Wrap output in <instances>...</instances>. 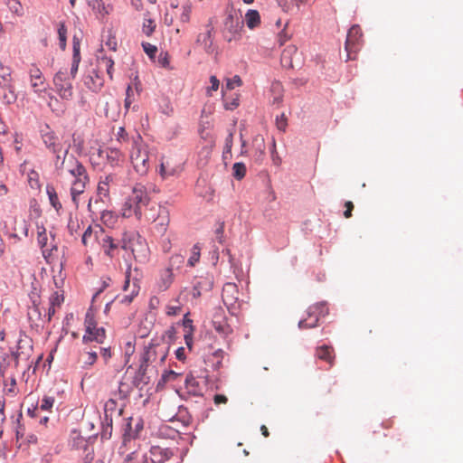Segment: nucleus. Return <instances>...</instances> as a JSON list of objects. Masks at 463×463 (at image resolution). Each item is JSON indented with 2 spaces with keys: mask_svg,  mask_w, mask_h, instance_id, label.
<instances>
[{
  "mask_svg": "<svg viewBox=\"0 0 463 463\" xmlns=\"http://www.w3.org/2000/svg\"><path fill=\"white\" fill-rule=\"evenodd\" d=\"M150 201L146 187L141 183L136 184L122 206V215L125 218L135 217L140 221L141 211L149 206Z\"/></svg>",
  "mask_w": 463,
  "mask_h": 463,
  "instance_id": "f257e3e1",
  "label": "nucleus"
},
{
  "mask_svg": "<svg viewBox=\"0 0 463 463\" xmlns=\"http://www.w3.org/2000/svg\"><path fill=\"white\" fill-rule=\"evenodd\" d=\"M120 248L130 251L134 260L139 263H146L149 260L148 244L146 239L136 231H127L122 233Z\"/></svg>",
  "mask_w": 463,
  "mask_h": 463,
  "instance_id": "f03ea898",
  "label": "nucleus"
},
{
  "mask_svg": "<svg viewBox=\"0 0 463 463\" xmlns=\"http://www.w3.org/2000/svg\"><path fill=\"white\" fill-rule=\"evenodd\" d=\"M76 74L77 72L72 73V66L71 65L70 70L61 68L53 76L54 90L62 99L71 100L73 98L72 81Z\"/></svg>",
  "mask_w": 463,
  "mask_h": 463,
  "instance_id": "7ed1b4c3",
  "label": "nucleus"
},
{
  "mask_svg": "<svg viewBox=\"0 0 463 463\" xmlns=\"http://www.w3.org/2000/svg\"><path fill=\"white\" fill-rule=\"evenodd\" d=\"M169 351V346L165 344H150L144 353L139 367V372L145 373L148 364L161 365L164 364Z\"/></svg>",
  "mask_w": 463,
  "mask_h": 463,
  "instance_id": "20e7f679",
  "label": "nucleus"
},
{
  "mask_svg": "<svg viewBox=\"0 0 463 463\" xmlns=\"http://www.w3.org/2000/svg\"><path fill=\"white\" fill-rule=\"evenodd\" d=\"M54 165L60 175L66 171L73 177L80 175L81 173L87 171L83 165L72 154H69L68 148L55 156Z\"/></svg>",
  "mask_w": 463,
  "mask_h": 463,
  "instance_id": "39448f33",
  "label": "nucleus"
},
{
  "mask_svg": "<svg viewBox=\"0 0 463 463\" xmlns=\"http://www.w3.org/2000/svg\"><path fill=\"white\" fill-rule=\"evenodd\" d=\"M148 159L146 145H145L140 137H138L137 139L133 141V146L130 151V161L137 174H146L149 168Z\"/></svg>",
  "mask_w": 463,
  "mask_h": 463,
  "instance_id": "423d86ee",
  "label": "nucleus"
},
{
  "mask_svg": "<svg viewBox=\"0 0 463 463\" xmlns=\"http://www.w3.org/2000/svg\"><path fill=\"white\" fill-rule=\"evenodd\" d=\"M37 243L42 249L43 256L45 260L52 265V270L54 272L59 250L58 247L52 243V241L49 242V237L43 226L37 227Z\"/></svg>",
  "mask_w": 463,
  "mask_h": 463,
  "instance_id": "0eeeda50",
  "label": "nucleus"
},
{
  "mask_svg": "<svg viewBox=\"0 0 463 463\" xmlns=\"http://www.w3.org/2000/svg\"><path fill=\"white\" fill-rule=\"evenodd\" d=\"M328 314V307L325 302L311 305L307 309V317L300 320L298 327L300 329L314 328L317 326L320 317H325Z\"/></svg>",
  "mask_w": 463,
  "mask_h": 463,
  "instance_id": "6e6552de",
  "label": "nucleus"
},
{
  "mask_svg": "<svg viewBox=\"0 0 463 463\" xmlns=\"http://www.w3.org/2000/svg\"><path fill=\"white\" fill-rule=\"evenodd\" d=\"M239 289L234 283H226L222 288V301L232 316H236L241 309V301L239 298Z\"/></svg>",
  "mask_w": 463,
  "mask_h": 463,
  "instance_id": "1a4fd4ad",
  "label": "nucleus"
},
{
  "mask_svg": "<svg viewBox=\"0 0 463 463\" xmlns=\"http://www.w3.org/2000/svg\"><path fill=\"white\" fill-rule=\"evenodd\" d=\"M106 233L107 232L99 224L93 226L89 225L82 234V244L90 250H96L100 246Z\"/></svg>",
  "mask_w": 463,
  "mask_h": 463,
  "instance_id": "9d476101",
  "label": "nucleus"
},
{
  "mask_svg": "<svg viewBox=\"0 0 463 463\" xmlns=\"http://www.w3.org/2000/svg\"><path fill=\"white\" fill-rule=\"evenodd\" d=\"M362 37L363 33L359 25L354 24L349 29L345 41L346 60L355 59V55L362 45Z\"/></svg>",
  "mask_w": 463,
  "mask_h": 463,
  "instance_id": "9b49d317",
  "label": "nucleus"
},
{
  "mask_svg": "<svg viewBox=\"0 0 463 463\" xmlns=\"http://www.w3.org/2000/svg\"><path fill=\"white\" fill-rule=\"evenodd\" d=\"M98 157L106 160L110 167L122 166L125 162V155L120 149L116 147H106L98 150Z\"/></svg>",
  "mask_w": 463,
  "mask_h": 463,
  "instance_id": "f8f14e48",
  "label": "nucleus"
},
{
  "mask_svg": "<svg viewBox=\"0 0 463 463\" xmlns=\"http://www.w3.org/2000/svg\"><path fill=\"white\" fill-rule=\"evenodd\" d=\"M242 28V21L239 18H235L230 14L224 21V37L228 42L237 40L241 36V31Z\"/></svg>",
  "mask_w": 463,
  "mask_h": 463,
  "instance_id": "ddd939ff",
  "label": "nucleus"
},
{
  "mask_svg": "<svg viewBox=\"0 0 463 463\" xmlns=\"http://www.w3.org/2000/svg\"><path fill=\"white\" fill-rule=\"evenodd\" d=\"M33 345L27 336L22 337L17 341L16 351L12 352V357L14 360L15 366L18 365L20 360L27 361L32 354Z\"/></svg>",
  "mask_w": 463,
  "mask_h": 463,
  "instance_id": "4468645a",
  "label": "nucleus"
},
{
  "mask_svg": "<svg viewBox=\"0 0 463 463\" xmlns=\"http://www.w3.org/2000/svg\"><path fill=\"white\" fill-rule=\"evenodd\" d=\"M42 139L45 146L55 156L61 154L62 145L59 142L58 137L55 133L46 126L45 128L42 129Z\"/></svg>",
  "mask_w": 463,
  "mask_h": 463,
  "instance_id": "2eb2a0df",
  "label": "nucleus"
},
{
  "mask_svg": "<svg viewBox=\"0 0 463 463\" xmlns=\"http://www.w3.org/2000/svg\"><path fill=\"white\" fill-rule=\"evenodd\" d=\"M175 456L173 449L155 445L150 448L148 458L151 463H165L174 458Z\"/></svg>",
  "mask_w": 463,
  "mask_h": 463,
  "instance_id": "dca6fc26",
  "label": "nucleus"
},
{
  "mask_svg": "<svg viewBox=\"0 0 463 463\" xmlns=\"http://www.w3.org/2000/svg\"><path fill=\"white\" fill-rule=\"evenodd\" d=\"M213 326L215 331L223 337H226L232 333V328L227 322L224 312L221 307L217 308L214 312Z\"/></svg>",
  "mask_w": 463,
  "mask_h": 463,
  "instance_id": "f3484780",
  "label": "nucleus"
},
{
  "mask_svg": "<svg viewBox=\"0 0 463 463\" xmlns=\"http://www.w3.org/2000/svg\"><path fill=\"white\" fill-rule=\"evenodd\" d=\"M12 221L14 222L13 227H9L6 221L4 222L5 232L9 236L18 238L19 240L23 237H27L29 232L27 222L24 219L18 220L16 218H14Z\"/></svg>",
  "mask_w": 463,
  "mask_h": 463,
  "instance_id": "a211bd4d",
  "label": "nucleus"
},
{
  "mask_svg": "<svg viewBox=\"0 0 463 463\" xmlns=\"http://www.w3.org/2000/svg\"><path fill=\"white\" fill-rule=\"evenodd\" d=\"M75 180L71 184V195L72 202L75 205H78V198L82 194L86 189V185L90 181L89 175L86 172L81 173L80 175L74 177Z\"/></svg>",
  "mask_w": 463,
  "mask_h": 463,
  "instance_id": "6ab92c4d",
  "label": "nucleus"
},
{
  "mask_svg": "<svg viewBox=\"0 0 463 463\" xmlns=\"http://www.w3.org/2000/svg\"><path fill=\"white\" fill-rule=\"evenodd\" d=\"M130 268L128 269L126 272V280L123 286L124 291H130L129 294L125 295L120 300L121 303L129 304L133 301L134 298L137 296L139 293V284L137 279H134L132 282L130 281Z\"/></svg>",
  "mask_w": 463,
  "mask_h": 463,
  "instance_id": "aec40b11",
  "label": "nucleus"
},
{
  "mask_svg": "<svg viewBox=\"0 0 463 463\" xmlns=\"http://www.w3.org/2000/svg\"><path fill=\"white\" fill-rule=\"evenodd\" d=\"M143 430V420L140 418H129L124 429V441L137 439Z\"/></svg>",
  "mask_w": 463,
  "mask_h": 463,
  "instance_id": "412c9836",
  "label": "nucleus"
},
{
  "mask_svg": "<svg viewBox=\"0 0 463 463\" xmlns=\"http://www.w3.org/2000/svg\"><path fill=\"white\" fill-rule=\"evenodd\" d=\"M120 247V241L118 242L114 238L106 233L99 248L103 250L104 254L109 259H113Z\"/></svg>",
  "mask_w": 463,
  "mask_h": 463,
  "instance_id": "4be33fe9",
  "label": "nucleus"
},
{
  "mask_svg": "<svg viewBox=\"0 0 463 463\" xmlns=\"http://www.w3.org/2000/svg\"><path fill=\"white\" fill-rule=\"evenodd\" d=\"M29 76L31 86L35 92H41L44 90V78L41 70L37 66L32 65L29 70Z\"/></svg>",
  "mask_w": 463,
  "mask_h": 463,
  "instance_id": "5701e85b",
  "label": "nucleus"
},
{
  "mask_svg": "<svg viewBox=\"0 0 463 463\" xmlns=\"http://www.w3.org/2000/svg\"><path fill=\"white\" fill-rule=\"evenodd\" d=\"M315 355L319 360L326 362L330 366L334 364L335 354L334 348L330 345H323L317 347Z\"/></svg>",
  "mask_w": 463,
  "mask_h": 463,
  "instance_id": "b1692460",
  "label": "nucleus"
},
{
  "mask_svg": "<svg viewBox=\"0 0 463 463\" xmlns=\"http://www.w3.org/2000/svg\"><path fill=\"white\" fill-rule=\"evenodd\" d=\"M181 171L180 165L173 164L170 158H163L159 173L163 178L173 176Z\"/></svg>",
  "mask_w": 463,
  "mask_h": 463,
  "instance_id": "393cba45",
  "label": "nucleus"
},
{
  "mask_svg": "<svg viewBox=\"0 0 463 463\" xmlns=\"http://www.w3.org/2000/svg\"><path fill=\"white\" fill-rule=\"evenodd\" d=\"M157 219L154 222L159 232H165L170 222L169 212L165 207L159 206Z\"/></svg>",
  "mask_w": 463,
  "mask_h": 463,
  "instance_id": "a878e982",
  "label": "nucleus"
},
{
  "mask_svg": "<svg viewBox=\"0 0 463 463\" xmlns=\"http://www.w3.org/2000/svg\"><path fill=\"white\" fill-rule=\"evenodd\" d=\"M14 85L12 69L0 63V88L10 89Z\"/></svg>",
  "mask_w": 463,
  "mask_h": 463,
  "instance_id": "bb28decb",
  "label": "nucleus"
},
{
  "mask_svg": "<svg viewBox=\"0 0 463 463\" xmlns=\"http://www.w3.org/2000/svg\"><path fill=\"white\" fill-rule=\"evenodd\" d=\"M213 27L208 24L206 26V31L204 33H202L197 37V43L202 44L203 46V49L207 52H213Z\"/></svg>",
  "mask_w": 463,
  "mask_h": 463,
  "instance_id": "cd10ccee",
  "label": "nucleus"
},
{
  "mask_svg": "<svg viewBox=\"0 0 463 463\" xmlns=\"http://www.w3.org/2000/svg\"><path fill=\"white\" fill-rule=\"evenodd\" d=\"M184 384L189 394L193 396H201L203 394V388L200 386L199 382L194 375H186Z\"/></svg>",
  "mask_w": 463,
  "mask_h": 463,
  "instance_id": "c85d7f7f",
  "label": "nucleus"
},
{
  "mask_svg": "<svg viewBox=\"0 0 463 463\" xmlns=\"http://www.w3.org/2000/svg\"><path fill=\"white\" fill-rule=\"evenodd\" d=\"M174 281V272L168 268L164 269L160 272V277L157 282L158 288L165 291L170 288Z\"/></svg>",
  "mask_w": 463,
  "mask_h": 463,
  "instance_id": "c756f323",
  "label": "nucleus"
},
{
  "mask_svg": "<svg viewBox=\"0 0 463 463\" xmlns=\"http://www.w3.org/2000/svg\"><path fill=\"white\" fill-rule=\"evenodd\" d=\"M105 336V329L103 327H97L96 326L95 329L90 330L89 333H85L82 340L84 343L95 341L100 344L104 341Z\"/></svg>",
  "mask_w": 463,
  "mask_h": 463,
  "instance_id": "7c9ffc66",
  "label": "nucleus"
},
{
  "mask_svg": "<svg viewBox=\"0 0 463 463\" xmlns=\"http://www.w3.org/2000/svg\"><path fill=\"white\" fill-rule=\"evenodd\" d=\"M89 5L98 17L103 18L109 13V6H106L102 0H89Z\"/></svg>",
  "mask_w": 463,
  "mask_h": 463,
  "instance_id": "2f4dec72",
  "label": "nucleus"
},
{
  "mask_svg": "<svg viewBox=\"0 0 463 463\" xmlns=\"http://www.w3.org/2000/svg\"><path fill=\"white\" fill-rule=\"evenodd\" d=\"M245 23L250 29H255L260 24V15L257 10H248L245 14Z\"/></svg>",
  "mask_w": 463,
  "mask_h": 463,
  "instance_id": "473e14b6",
  "label": "nucleus"
},
{
  "mask_svg": "<svg viewBox=\"0 0 463 463\" xmlns=\"http://www.w3.org/2000/svg\"><path fill=\"white\" fill-rule=\"evenodd\" d=\"M160 205L152 204L150 203L146 209L141 211L140 221L145 220L146 222H155L157 219L158 208Z\"/></svg>",
  "mask_w": 463,
  "mask_h": 463,
  "instance_id": "72a5a7b5",
  "label": "nucleus"
},
{
  "mask_svg": "<svg viewBox=\"0 0 463 463\" xmlns=\"http://www.w3.org/2000/svg\"><path fill=\"white\" fill-rule=\"evenodd\" d=\"M124 463H151L146 453L133 451L125 458Z\"/></svg>",
  "mask_w": 463,
  "mask_h": 463,
  "instance_id": "f704fd0d",
  "label": "nucleus"
},
{
  "mask_svg": "<svg viewBox=\"0 0 463 463\" xmlns=\"http://www.w3.org/2000/svg\"><path fill=\"white\" fill-rule=\"evenodd\" d=\"M100 220L108 227H114L118 222V215L112 211L103 210L100 213Z\"/></svg>",
  "mask_w": 463,
  "mask_h": 463,
  "instance_id": "c9c22d12",
  "label": "nucleus"
},
{
  "mask_svg": "<svg viewBox=\"0 0 463 463\" xmlns=\"http://www.w3.org/2000/svg\"><path fill=\"white\" fill-rule=\"evenodd\" d=\"M46 193L49 197V201L51 205L59 212L60 209H61V203L59 200L58 194L56 193L55 188L52 185H47L46 186Z\"/></svg>",
  "mask_w": 463,
  "mask_h": 463,
  "instance_id": "e433bc0d",
  "label": "nucleus"
},
{
  "mask_svg": "<svg viewBox=\"0 0 463 463\" xmlns=\"http://www.w3.org/2000/svg\"><path fill=\"white\" fill-rule=\"evenodd\" d=\"M70 442L75 449H82L87 445L86 439L80 435L78 430H72L70 436Z\"/></svg>",
  "mask_w": 463,
  "mask_h": 463,
  "instance_id": "4c0bfd02",
  "label": "nucleus"
},
{
  "mask_svg": "<svg viewBox=\"0 0 463 463\" xmlns=\"http://www.w3.org/2000/svg\"><path fill=\"white\" fill-rule=\"evenodd\" d=\"M98 64L99 69L104 68L106 70L110 80H112L114 61L111 58L103 56L98 59Z\"/></svg>",
  "mask_w": 463,
  "mask_h": 463,
  "instance_id": "58836bf2",
  "label": "nucleus"
},
{
  "mask_svg": "<svg viewBox=\"0 0 463 463\" xmlns=\"http://www.w3.org/2000/svg\"><path fill=\"white\" fill-rule=\"evenodd\" d=\"M80 62V42L76 41V38L73 39V55H72V73L78 72L79 64Z\"/></svg>",
  "mask_w": 463,
  "mask_h": 463,
  "instance_id": "ea45409f",
  "label": "nucleus"
},
{
  "mask_svg": "<svg viewBox=\"0 0 463 463\" xmlns=\"http://www.w3.org/2000/svg\"><path fill=\"white\" fill-rule=\"evenodd\" d=\"M184 262V257L181 254H174L170 257L168 268L170 270L179 269Z\"/></svg>",
  "mask_w": 463,
  "mask_h": 463,
  "instance_id": "a19ab883",
  "label": "nucleus"
},
{
  "mask_svg": "<svg viewBox=\"0 0 463 463\" xmlns=\"http://www.w3.org/2000/svg\"><path fill=\"white\" fill-rule=\"evenodd\" d=\"M4 90L2 100L4 103L9 105L16 101L17 96L15 93L14 85L10 89H2Z\"/></svg>",
  "mask_w": 463,
  "mask_h": 463,
  "instance_id": "79ce46f5",
  "label": "nucleus"
},
{
  "mask_svg": "<svg viewBox=\"0 0 463 463\" xmlns=\"http://www.w3.org/2000/svg\"><path fill=\"white\" fill-rule=\"evenodd\" d=\"M253 146H255V156L260 158L264 155L265 145L262 136L258 135L253 138Z\"/></svg>",
  "mask_w": 463,
  "mask_h": 463,
  "instance_id": "37998d69",
  "label": "nucleus"
},
{
  "mask_svg": "<svg viewBox=\"0 0 463 463\" xmlns=\"http://www.w3.org/2000/svg\"><path fill=\"white\" fill-rule=\"evenodd\" d=\"M201 256V246L199 243H196L193 246L191 250V256L188 259L187 264L190 267H194L195 264L199 261Z\"/></svg>",
  "mask_w": 463,
  "mask_h": 463,
  "instance_id": "c03bdc74",
  "label": "nucleus"
},
{
  "mask_svg": "<svg viewBox=\"0 0 463 463\" xmlns=\"http://www.w3.org/2000/svg\"><path fill=\"white\" fill-rule=\"evenodd\" d=\"M85 84L92 91H99L101 89L103 82L102 80L97 75L96 80H94L92 76L87 77L85 80Z\"/></svg>",
  "mask_w": 463,
  "mask_h": 463,
  "instance_id": "a18cd8bd",
  "label": "nucleus"
},
{
  "mask_svg": "<svg viewBox=\"0 0 463 463\" xmlns=\"http://www.w3.org/2000/svg\"><path fill=\"white\" fill-rule=\"evenodd\" d=\"M5 4L13 14L18 16L23 15L24 8L19 0H6Z\"/></svg>",
  "mask_w": 463,
  "mask_h": 463,
  "instance_id": "49530a36",
  "label": "nucleus"
},
{
  "mask_svg": "<svg viewBox=\"0 0 463 463\" xmlns=\"http://www.w3.org/2000/svg\"><path fill=\"white\" fill-rule=\"evenodd\" d=\"M192 14V5L190 4H185L181 7V13L178 16V19L183 24H187L190 22Z\"/></svg>",
  "mask_w": 463,
  "mask_h": 463,
  "instance_id": "de8ad7c7",
  "label": "nucleus"
},
{
  "mask_svg": "<svg viewBox=\"0 0 463 463\" xmlns=\"http://www.w3.org/2000/svg\"><path fill=\"white\" fill-rule=\"evenodd\" d=\"M232 175L235 179L241 180L246 175V166L243 163H235L232 166Z\"/></svg>",
  "mask_w": 463,
  "mask_h": 463,
  "instance_id": "09e8293b",
  "label": "nucleus"
},
{
  "mask_svg": "<svg viewBox=\"0 0 463 463\" xmlns=\"http://www.w3.org/2000/svg\"><path fill=\"white\" fill-rule=\"evenodd\" d=\"M97 192L99 199L103 201L104 199L109 198V187L107 184H105L101 179L99 180L97 187Z\"/></svg>",
  "mask_w": 463,
  "mask_h": 463,
  "instance_id": "8fccbe9b",
  "label": "nucleus"
},
{
  "mask_svg": "<svg viewBox=\"0 0 463 463\" xmlns=\"http://www.w3.org/2000/svg\"><path fill=\"white\" fill-rule=\"evenodd\" d=\"M83 364L87 366L93 365L97 359H98V354L95 351H89L82 354Z\"/></svg>",
  "mask_w": 463,
  "mask_h": 463,
  "instance_id": "3c124183",
  "label": "nucleus"
},
{
  "mask_svg": "<svg viewBox=\"0 0 463 463\" xmlns=\"http://www.w3.org/2000/svg\"><path fill=\"white\" fill-rule=\"evenodd\" d=\"M58 35L60 41V47L64 50L66 47L67 40V28L63 23H61L58 28Z\"/></svg>",
  "mask_w": 463,
  "mask_h": 463,
  "instance_id": "603ef678",
  "label": "nucleus"
},
{
  "mask_svg": "<svg viewBox=\"0 0 463 463\" xmlns=\"http://www.w3.org/2000/svg\"><path fill=\"white\" fill-rule=\"evenodd\" d=\"M132 392V387L129 383L120 382L118 385V396L120 399H126L129 396Z\"/></svg>",
  "mask_w": 463,
  "mask_h": 463,
  "instance_id": "864d4df0",
  "label": "nucleus"
},
{
  "mask_svg": "<svg viewBox=\"0 0 463 463\" xmlns=\"http://www.w3.org/2000/svg\"><path fill=\"white\" fill-rule=\"evenodd\" d=\"M233 145V133L230 132L225 138V146L223 150V157L227 158V155L232 156V148Z\"/></svg>",
  "mask_w": 463,
  "mask_h": 463,
  "instance_id": "5fc2aeb1",
  "label": "nucleus"
},
{
  "mask_svg": "<svg viewBox=\"0 0 463 463\" xmlns=\"http://www.w3.org/2000/svg\"><path fill=\"white\" fill-rule=\"evenodd\" d=\"M97 326V323L94 319V316L90 311H88L85 317V327L86 332L89 333L90 330L95 329V326Z\"/></svg>",
  "mask_w": 463,
  "mask_h": 463,
  "instance_id": "6e6d98bb",
  "label": "nucleus"
},
{
  "mask_svg": "<svg viewBox=\"0 0 463 463\" xmlns=\"http://www.w3.org/2000/svg\"><path fill=\"white\" fill-rule=\"evenodd\" d=\"M242 84V80L240 76L235 75L232 79H227L225 83V89L228 90H232L235 88V86H241Z\"/></svg>",
  "mask_w": 463,
  "mask_h": 463,
  "instance_id": "4d7b16f0",
  "label": "nucleus"
},
{
  "mask_svg": "<svg viewBox=\"0 0 463 463\" xmlns=\"http://www.w3.org/2000/svg\"><path fill=\"white\" fill-rule=\"evenodd\" d=\"M63 302V295L59 291H55L52 294L50 298V305L53 307H60Z\"/></svg>",
  "mask_w": 463,
  "mask_h": 463,
  "instance_id": "13d9d810",
  "label": "nucleus"
},
{
  "mask_svg": "<svg viewBox=\"0 0 463 463\" xmlns=\"http://www.w3.org/2000/svg\"><path fill=\"white\" fill-rule=\"evenodd\" d=\"M203 284H205L209 288L212 287V283L206 279L204 281L197 282L196 285H194V287L193 288L194 298H197L201 297V288L203 287Z\"/></svg>",
  "mask_w": 463,
  "mask_h": 463,
  "instance_id": "bf43d9fd",
  "label": "nucleus"
},
{
  "mask_svg": "<svg viewBox=\"0 0 463 463\" xmlns=\"http://www.w3.org/2000/svg\"><path fill=\"white\" fill-rule=\"evenodd\" d=\"M142 47L144 52L149 56V58L154 59L156 56V53L157 52L156 46L149 43H143Z\"/></svg>",
  "mask_w": 463,
  "mask_h": 463,
  "instance_id": "052dcab7",
  "label": "nucleus"
},
{
  "mask_svg": "<svg viewBox=\"0 0 463 463\" xmlns=\"http://www.w3.org/2000/svg\"><path fill=\"white\" fill-rule=\"evenodd\" d=\"M54 398L53 397H44L40 405L41 411H49L53 407L54 404Z\"/></svg>",
  "mask_w": 463,
  "mask_h": 463,
  "instance_id": "680f3d73",
  "label": "nucleus"
},
{
  "mask_svg": "<svg viewBox=\"0 0 463 463\" xmlns=\"http://www.w3.org/2000/svg\"><path fill=\"white\" fill-rule=\"evenodd\" d=\"M210 83L211 86L207 89V95L212 96V91H216L219 89L220 86V80L216 78V76H211L210 77Z\"/></svg>",
  "mask_w": 463,
  "mask_h": 463,
  "instance_id": "e2e57ef3",
  "label": "nucleus"
},
{
  "mask_svg": "<svg viewBox=\"0 0 463 463\" xmlns=\"http://www.w3.org/2000/svg\"><path fill=\"white\" fill-rule=\"evenodd\" d=\"M182 307L179 305H167L165 307V313L167 316H177L181 313Z\"/></svg>",
  "mask_w": 463,
  "mask_h": 463,
  "instance_id": "0e129e2a",
  "label": "nucleus"
},
{
  "mask_svg": "<svg viewBox=\"0 0 463 463\" xmlns=\"http://www.w3.org/2000/svg\"><path fill=\"white\" fill-rule=\"evenodd\" d=\"M62 267H63V264L62 262H59V264L57 265V270L60 274L59 278H57L56 276H53V282L56 286V288H61L63 284V278L61 277V270H62Z\"/></svg>",
  "mask_w": 463,
  "mask_h": 463,
  "instance_id": "69168bd1",
  "label": "nucleus"
},
{
  "mask_svg": "<svg viewBox=\"0 0 463 463\" xmlns=\"http://www.w3.org/2000/svg\"><path fill=\"white\" fill-rule=\"evenodd\" d=\"M105 46L110 50V51H116L117 50V41L114 36L111 34L108 35V40L105 42Z\"/></svg>",
  "mask_w": 463,
  "mask_h": 463,
  "instance_id": "338daca9",
  "label": "nucleus"
},
{
  "mask_svg": "<svg viewBox=\"0 0 463 463\" xmlns=\"http://www.w3.org/2000/svg\"><path fill=\"white\" fill-rule=\"evenodd\" d=\"M155 27L154 22L152 20H147V22L143 25V32L146 35L149 36L154 32Z\"/></svg>",
  "mask_w": 463,
  "mask_h": 463,
  "instance_id": "774afa93",
  "label": "nucleus"
}]
</instances>
